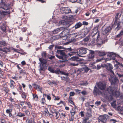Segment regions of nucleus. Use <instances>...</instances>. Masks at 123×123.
Instances as JSON below:
<instances>
[{
    "label": "nucleus",
    "mask_w": 123,
    "mask_h": 123,
    "mask_svg": "<svg viewBox=\"0 0 123 123\" xmlns=\"http://www.w3.org/2000/svg\"><path fill=\"white\" fill-rule=\"evenodd\" d=\"M108 40V38H107L106 36L103 39V43H104L105 42H107Z\"/></svg>",
    "instance_id": "nucleus-44"
},
{
    "label": "nucleus",
    "mask_w": 123,
    "mask_h": 123,
    "mask_svg": "<svg viewBox=\"0 0 123 123\" xmlns=\"http://www.w3.org/2000/svg\"><path fill=\"white\" fill-rule=\"evenodd\" d=\"M54 72V73H55L56 74H60L61 71L60 70L59 68H58L56 70H55Z\"/></svg>",
    "instance_id": "nucleus-30"
},
{
    "label": "nucleus",
    "mask_w": 123,
    "mask_h": 123,
    "mask_svg": "<svg viewBox=\"0 0 123 123\" xmlns=\"http://www.w3.org/2000/svg\"><path fill=\"white\" fill-rule=\"evenodd\" d=\"M71 116H74L76 112V111H70Z\"/></svg>",
    "instance_id": "nucleus-52"
},
{
    "label": "nucleus",
    "mask_w": 123,
    "mask_h": 123,
    "mask_svg": "<svg viewBox=\"0 0 123 123\" xmlns=\"http://www.w3.org/2000/svg\"><path fill=\"white\" fill-rule=\"evenodd\" d=\"M81 0H69V1L72 3L75 2H76L80 3L81 2Z\"/></svg>",
    "instance_id": "nucleus-34"
},
{
    "label": "nucleus",
    "mask_w": 123,
    "mask_h": 123,
    "mask_svg": "<svg viewBox=\"0 0 123 123\" xmlns=\"http://www.w3.org/2000/svg\"><path fill=\"white\" fill-rule=\"evenodd\" d=\"M96 53H98L99 56H103L105 55V52L103 51H96Z\"/></svg>",
    "instance_id": "nucleus-20"
},
{
    "label": "nucleus",
    "mask_w": 123,
    "mask_h": 123,
    "mask_svg": "<svg viewBox=\"0 0 123 123\" xmlns=\"http://www.w3.org/2000/svg\"><path fill=\"white\" fill-rule=\"evenodd\" d=\"M66 49L68 51H70V53H75L76 52L74 51V49L71 48H69Z\"/></svg>",
    "instance_id": "nucleus-25"
},
{
    "label": "nucleus",
    "mask_w": 123,
    "mask_h": 123,
    "mask_svg": "<svg viewBox=\"0 0 123 123\" xmlns=\"http://www.w3.org/2000/svg\"><path fill=\"white\" fill-rule=\"evenodd\" d=\"M115 87L111 86H109L107 88V91L110 94H112L115 91Z\"/></svg>",
    "instance_id": "nucleus-15"
},
{
    "label": "nucleus",
    "mask_w": 123,
    "mask_h": 123,
    "mask_svg": "<svg viewBox=\"0 0 123 123\" xmlns=\"http://www.w3.org/2000/svg\"><path fill=\"white\" fill-rule=\"evenodd\" d=\"M106 86V83L104 81H102L99 82L98 84V87L100 89L103 90H104Z\"/></svg>",
    "instance_id": "nucleus-8"
},
{
    "label": "nucleus",
    "mask_w": 123,
    "mask_h": 123,
    "mask_svg": "<svg viewBox=\"0 0 123 123\" xmlns=\"http://www.w3.org/2000/svg\"><path fill=\"white\" fill-rule=\"evenodd\" d=\"M109 80L112 85H115L119 82V80L116 76L112 77L111 76V78H109Z\"/></svg>",
    "instance_id": "nucleus-5"
},
{
    "label": "nucleus",
    "mask_w": 123,
    "mask_h": 123,
    "mask_svg": "<svg viewBox=\"0 0 123 123\" xmlns=\"http://www.w3.org/2000/svg\"><path fill=\"white\" fill-rule=\"evenodd\" d=\"M88 24V23L85 21H84L82 22V25H87Z\"/></svg>",
    "instance_id": "nucleus-60"
},
{
    "label": "nucleus",
    "mask_w": 123,
    "mask_h": 123,
    "mask_svg": "<svg viewBox=\"0 0 123 123\" xmlns=\"http://www.w3.org/2000/svg\"><path fill=\"white\" fill-rule=\"evenodd\" d=\"M107 55L108 57L111 58V60L112 59L115 61L116 60L115 57L116 55L115 53L112 52H110Z\"/></svg>",
    "instance_id": "nucleus-14"
},
{
    "label": "nucleus",
    "mask_w": 123,
    "mask_h": 123,
    "mask_svg": "<svg viewBox=\"0 0 123 123\" xmlns=\"http://www.w3.org/2000/svg\"><path fill=\"white\" fill-rule=\"evenodd\" d=\"M47 55V54L46 53V52H43L42 53V55L43 57L44 58H45L46 57Z\"/></svg>",
    "instance_id": "nucleus-40"
},
{
    "label": "nucleus",
    "mask_w": 123,
    "mask_h": 123,
    "mask_svg": "<svg viewBox=\"0 0 123 123\" xmlns=\"http://www.w3.org/2000/svg\"><path fill=\"white\" fill-rule=\"evenodd\" d=\"M81 34L82 36H81L82 37H84L86 35V32H82L81 33Z\"/></svg>",
    "instance_id": "nucleus-54"
},
{
    "label": "nucleus",
    "mask_w": 123,
    "mask_h": 123,
    "mask_svg": "<svg viewBox=\"0 0 123 123\" xmlns=\"http://www.w3.org/2000/svg\"><path fill=\"white\" fill-rule=\"evenodd\" d=\"M26 123H32V121L29 119H27L26 120Z\"/></svg>",
    "instance_id": "nucleus-64"
},
{
    "label": "nucleus",
    "mask_w": 123,
    "mask_h": 123,
    "mask_svg": "<svg viewBox=\"0 0 123 123\" xmlns=\"http://www.w3.org/2000/svg\"><path fill=\"white\" fill-rule=\"evenodd\" d=\"M112 94L115 96L116 97H117L120 95V93L119 92H118L116 91L115 92V91H114L113 93Z\"/></svg>",
    "instance_id": "nucleus-22"
},
{
    "label": "nucleus",
    "mask_w": 123,
    "mask_h": 123,
    "mask_svg": "<svg viewBox=\"0 0 123 123\" xmlns=\"http://www.w3.org/2000/svg\"><path fill=\"white\" fill-rule=\"evenodd\" d=\"M61 80H62L66 82H68L70 81V79L69 78L66 76V77L62 76L61 77Z\"/></svg>",
    "instance_id": "nucleus-17"
},
{
    "label": "nucleus",
    "mask_w": 123,
    "mask_h": 123,
    "mask_svg": "<svg viewBox=\"0 0 123 123\" xmlns=\"http://www.w3.org/2000/svg\"><path fill=\"white\" fill-rule=\"evenodd\" d=\"M39 60L40 62V68L39 69L40 70L43 71L44 70L47 68V66H46L47 61L45 59H43L40 58Z\"/></svg>",
    "instance_id": "nucleus-3"
},
{
    "label": "nucleus",
    "mask_w": 123,
    "mask_h": 123,
    "mask_svg": "<svg viewBox=\"0 0 123 123\" xmlns=\"http://www.w3.org/2000/svg\"><path fill=\"white\" fill-rule=\"evenodd\" d=\"M82 69L83 70H84V72H85L86 73H87L89 70V68L87 67H84Z\"/></svg>",
    "instance_id": "nucleus-39"
},
{
    "label": "nucleus",
    "mask_w": 123,
    "mask_h": 123,
    "mask_svg": "<svg viewBox=\"0 0 123 123\" xmlns=\"http://www.w3.org/2000/svg\"><path fill=\"white\" fill-rule=\"evenodd\" d=\"M104 57H103L101 59H98L96 60V62H98L104 60Z\"/></svg>",
    "instance_id": "nucleus-56"
},
{
    "label": "nucleus",
    "mask_w": 123,
    "mask_h": 123,
    "mask_svg": "<svg viewBox=\"0 0 123 123\" xmlns=\"http://www.w3.org/2000/svg\"><path fill=\"white\" fill-rule=\"evenodd\" d=\"M89 118L88 117H86L84 118L82 122V123H86L87 122V121L88 119Z\"/></svg>",
    "instance_id": "nucleus-41"
},
{
    "label": "nucleus",
    "mask_w": 123,
    "mask_h": 123,
    "mask_svg": "<svg viewBox=\"0 0 123 123\" xmlns=\"http://www.w3.org/2000/svg\"><path fill=\"white\" fill-rule=\"evenodd\" d=\"M89 51V54L87 55V58L88 59H92L94 57L95 53H96V51H94L91 50H88Z\"/></svg>",
    "instance_id": "nucleus-9"
},
{
    "label": "nucleus",
    "mask_w": 123,
    "mask_h": 123,
    "mask_svg": "<svg viewBox=\"0 0 123 123\" xmlns=\"http://www.w3.org/2000/svg\"><path fill=\"white\" fill-rule=\"evenodd\" d=\"M63 47L60 46L56 45L55 46V49L57 48L58 49H63Z\"/></svg>",
    "instance_id": "nucleus-48"
},
{
    "label": "nucleus",
    "mask_w": 123,
    "mask_h": 123,
    "mask_svg": "<svg viewBox=\"0 0 123 123\" xmlns=\"http://www.w3.org/2000/svg\"><path fill=\"white\" fill-rule=\"evenodd\" d=\"M101 102L100 101H96L95 103V104L96 105L98 106L99 105L101 104Z\"/></svg>",
    "instance_id": "nucleus-63"
},
{
    "label": "nucleus",
    "mask_w": 123,
    "mask_h": 123,
    "mask_svg": "<svg viewBox=\"0 0 123 123\" xmlns=\"http://www.w3.org/2000/svg\"><path fill=\"white\" fill-rule=\"evenodd\" d=\"M110 123H115L117 121L114 119H111L110 120Z\"/></svg>",
    "instance_id": "nucleus-46"
},
{
    "label": "nucleus",
    "mask_w": 123,
    "mask_h": 123,
    "mask_svg": "<svg viewBox=\"0 0 123 123\" xmlns=\"http://www.w3.org/2000/svg\"><path fill=\"white\" fill-rule=\"evenodd\" d=\"M0 7L5 10H7L8 8L4 3H1L0 4Z\"/></svg>",
    "instance_id": "nucleus-19"
},
{
    "label": "nucleus",
    "mask_w": 123,
    "mask_h": 123,
    "mask_svg": "<svg viewBox=\"0 0 123 123\" xmlns=\"http://www.w3.org/2000/svg\"><path fill=\"white\" fill-rule=\"evenodd\" d=\"M3 90L5 91L6 92H9V90L8 89L7 87H3Z\"/></svg>",
    "instance_id": "nucleus-38"
},
{
    "label": "nucleus",
    "mask_w": 123,
    "mask_h": 123,
    "mask_svg": "<svg viewBox=\"0 0 123 123\" xmlns=\"http://www.w3.org/2000/svg\"><path fill=\"white\" fill-rule=\"evenodd\" d=\"M60 11L62 13L68 14L71 12V11L69 7H62L60 9Z\"/></svg>",
    "instance_id": "nucleus-6"
},
{
    "label": "nucleus",
    "mask_w": 123,
    "mask_h": 123,
    "mask_svg": "<svg viewBox=\"0 0 123 123\" xmlns=\"http://www.w3.org/2000/svg\"><path fill=\"white\" fill-rule=\"evenodd\" d=\"M88 84V83L87 81H82L80 84V85L81 86H86Z\"/></svg>",
    "instance_id": "nucleus-31"
},
{
    "label": "nucleus",
    "mask_w": 123,
    "mask_h": 123,
    "mask_svg": "<svg viewBox=\"0 0 123 123\" xmlns=\"http://www.w3.org/2000/svg\"><path fill=\"white\" fill-rule=\"evenodd\" d=\"M89 37H88L84 38L83 40L85 42H87L89 41Z\"/></svg>",
    "instance_id": "nucleus-53"
},
{
    "label": "nucleus",
    "mask_w": 123,
    "mask_h": 123,
    "mask_svg": "<svg viewBox=\"0 0 123 123\" xmlns=\"http://www.w3.org/2000/svg\"><path fill=\"white\" fill-rule=\"evenodd\" d=\"M111 106L114 108H115L116 106V104L115 102H113L111 104Z\"/></svg>",
    "instance_id": "nucleus-47"
},
{
    "label": "nucleus",
    "mask_w": 123,
    "mask_h": 123,
    "mask_svg": "<svg viewBox=\"0 0 123 123\" xmlns=\"http://www.w3.org/2000/svg\"><path fill=\"white\" fill-rule=\"evenodd\" d=\"M98 32V30L95 29H93L92 33L91 35L94 41L96 39L97 42V46L101 45L104 44L103 41L101 39H99L100 37V36L98 33L97 34Z\"/></svg>",
    "instance_id": "nucleus-1"
},
{
    "label": "nucleus",
    "mask_w": 123,
    "mask_h": 123,
    "mask_svg": "<svg viewBox=\"0 0 123 123\" xmlns=\"http://www.w3.org/2000/svg\"><path fill=\"white\" fill-rule=\"evenodd\" d=\"M119 13H117L116 14V16L115 17V21H116L117 20H118L119 18L121 17V14L119 15Z\"/></svg>",
    "instance_id": "nucleus-29"
},
{
    "label": "nucleus",
    "mask_w": 123,
    "mask_h": 123,
    "mask_svg": "<svg viewBox=\"0 0 123 123\" xmlns=\"http://www.w3.org/2000/svg\"><path fill=\"white\" fill-rule=\"evenodd\" d=\"M56 52L61 55L60 56L57 54L56 55V56L59 59L61 60L59 61L60 62H63L68 61V56L66 55L64 52V50H57Z\"/></svg>",
    "instance_id": "nucleus-2"
},
{
    "label": "nucleus",
    "mask_w": 123,
    "mask_h": 123,
    "mask_svg": "<svg viewBox=\"0 0 123 123\" xmlns=\"http://www.w3.org/2000/svg\"><path fill=\"white\" fill-rule=\"evenodd\" d=\"M10 82V87L12 89H13L14 88L15 82L12 80H11Z\"/></svg>",
    "instance_id": "nucleus-23"
},
{
    "label": "nucleus",
    "mask_w": 123,
    "mask_h": 123,
    "mask_svg": "<svg viewBox=\"0 0 123 123\" xmlns=\"http://www.w3.org/2000/svg\"><path fill=\"white\" fill-rule=\"evenodd\" d=\"M112 29V27L108 26L102 31V34L104 35H108Z\"/></svg>",
    "instance_id": "nucleus-7"
},
{
    "label": "nucleus",
    "mask_w": 123,
    "mask_h": 123,
    "mask_svg": "<svg viewBox=\"0 0 123 123\" xmlns=\"http://www.w3.org/2000/svg\"><path fill=\"white\" fill-rule=\"evenodd\" d=\"M91 113V112H87L86 113V116L87 117H91L92 116Z\"/></svg>",
    "instance_id": "nucleus-49"
},
{
    "label": "nucleus",
    "mask_w": 123,
    "mask_h": 123,
    "mask_svg": "<svg viewBox=\"0 0 123 123\" xmlns=\"http://www.w3.org/2000/svg\"><path fill=\"white\" fill-rule=\"evenodd\" d=\"M25 104H26L28 106L29 108L30 109H31L32 108V106L30 103L29 102H26L25 103Z\"/></svg>",
    "instance_id": "nucleus-36"
},
{
    "label": "nucleus",
    "mask_w": 123,
    "mask_h": 123,
    "mask_svg": "<svg viewBox=\"0 0 123 123\" xmlns=\"http://www.w3.org/2000/svg\"><path fill=\"white\" fill-rule=\"evenodd\" d=\"M82 25L81 23L80 22L77 23L75 25L73 26V28H74L75 29H76L80 27Z\"/></svg>",
    "instance_id": "nucleus-18"
},
{
    "label": "nucleus",
    "mask_w": 123,
    "mask_h": 123,
    "mask_svg": "<svg viewBox=\"0 0 123 123\" xmlns=\"http://www.w3.org/2000/svg\"><path fill=\"white\" fill-rule=\"evenodd\" d=\"M82 94L83 95H86L87 92H86L85 91H83L82 92H81Z\"/></svg>",
    "instance_id": "nucleus-61"
},
{
    "label": "nucleus",
    "mask_w": 123,
    "mask_h": 123,
    "mask_svg": "<svg viewBox=\"0 0 123 123\" xmlns=\"http://www.w3.org/2000/svg\"><path fill=\"white\" fill-rule=\"evenodd\" d=\"M19 72L20 74H23L24 75H26V73L25 71L22 69L20 70Z\"/></svg>",
    "instance_id": "nucleus-32"
},
{
    "label": "nucleus",
    "mask_w": 123,
    "mask_h": 123,
    "mask_svg": "<svg viewBox=\"0 0 123 123\" xmlns=\"http://www.w3.org/2000/svg\"><path fill=\"white\" fill-rule=\"evenodd\" d=\"M113 68L112 65L110 63H109L106 66V69L108 71L112 69Z\"/></svg>",
    "instance_id": "nucleus-21"
},
{
    "label": "nucleus",
    "mask_w": 123,
    "mask_h": 123,
    "mask_svg": "<svg viewBox=\"0 0 123 123\" xmlns=\"http://www.w3.org/2000/svg\"><path fill=\"white\" fill-rule=\"evenodd\" d=\"M33 97L35 100H37L38 99V97L37 96L36 94H33Z\"/></svg>",
    "instance_id": "nucleus-43"
},
{
    "label": "nucleus",
    "mask_w": 123,
    "mask_h": 123,
    "mask_svg": "<svg viewBox=\"0 0 123 123\" xmlns=\"http://www.w3.org/2000/svg\"><path fill=\"white\" fill-rule=\"evenodd\" d=\"M9 50V48H5L4 49H3V50H2L3 52H7V51Z\"/></svg>",
    "instance_id": "nucleus-50"
},
{
    "label": "nucleus",
    "mask_w": 123,
    "mask_h": 123,
    "mask_svg": "<svg viewBox=\"0 0 123 123\" xmlns=\"http://www.w3.org/2000/svg\"><path fill=\"white\" fill-rule=\"evenodd\" d=\"M92 2V0H86V4L87 5H90Z\"/></svg>",
    "instance_id": "nucleus-42"
},
{
    "label": "nucleus",
    "mask_w": 123,
    "mask_h": 123,
    "mask_svg": "<svg viewBox=\"0 0 123 123\" xmlns=\"http://www.w3.org/2000/svg\"><path fill=\"white\" fill-rule=\"evenodd\" d=\"M54 45H50L49 47V49H50V50H52L53 49V47H54Z\"/></svg>",
    "instance_id": "nucleus-58"
},
{
    "label": "nucleus",
    "mask_w": 123,
    "mask_h": 123,
    "mask_svg": "<svg viewBox=\"0 0 123 123\" xmlns=\"http://www.w3.org/2000/svg\"><path fill=\"white\" fill-rule=\"evenodd\" d=\"M0 28L3 31H5L6 30V26L4 25H2L0 27Z\"/></svg>",
    "instance_id": "nucleus-33"
},
{
    "label": "nucleus",
    "mask_w": 123,
    "mask_h": 123,
    "mask_svg": "<svg viewBox=\"0 0 123 123\" xmlns=\"http://www.w3.org/2000/svg\"><path fill=\"white\" fill-rule=\"evenodd\" d=\"M74 119V116H71L69 118V121H73Z\"/></svg>",
    "instance_id": "nucleus-51"
},
{
    "label": "nucleus",
    "mask_w": 123,
    "mask_h": 123,
    "mask_svg": "<svg viewBox=\"0 0 123 123\" xmlns=\"http://www.w3.org/2000/svg\"><path fill=\"white\" fill-rule=\"evenodd\" d=\"M88 50L86 48L82 47L79 49L78 53L80 55H84L87 53V50Z\"/></svg>",
    "instance_id": "nucleus-10"
},
{
    "label": "nucleus",
    "mask_w": 123,
    "mask_h": 123,
    "mask_svg": "<svg viewBox=\"0 0 123 123\" xmlns=\"http://www.w3.org/2000/svg\"><path fill=\"white\" fill-rule=\"evenodd\" d=\"M117 27L115 28V29L117 31L119 30L121 28L120 25L119 23H117Z\"/></svg>",
    "instance_id": "nucleus-37"
},
{
    "label": "nucleus",
    "mask_w": 123,
    "mask_h": 123,
    "mask_svg": "<svg viewBox=\"0 0 123 123\" xmlns=\"http://www.w3.org/2000/svg\"><path fill=\"white\" fill-rule=\"evenodd\" d=\"M80 34L79 33H75L71 34L70 35L71 36L74 38H75L78 35H79Z\"/></svg>",
    "instance_id": "nucleus-28"
},
{
    "label": "nucleus",
    "mask_w": 123,
    "mask_h": 123,
    "mask_svg": "<svg viewBox=\"0 0 123 123\" xmlns=\"http://www.w3.org/2000/svg\"><path fill=\"white\" fill-rule=\"evenodd\" d=\"M20 93L21 95V96L23 98H26V94L23 92H21Z\"/></svg>",
    "instance_id": "nucleus-35"
},
{
    "label": "nucleus",
    "mask_w": 123,
    "mask_h": 123,
    "mask_svg": "<svg viewBox=\"0 0 123 123\" xmlns=\"http://www.w3.org/2000/svg\"><path fill=\"white\" fill-rule=\"evenodd\" d=\"M55 113L56 114V119H57L60 116V113L59 112H55Z\"/></svg>",
    "instance_id": "nucleus-45"
},
{
    "label": "nucleus",
    "mask_w": 123,
    "mask_h": 123,
    "mask_svg": "<svg viewBox=\"0 0 123 123\" xmlns=\"http://www.w3.org/2000/svg\"><path fill=\"white\" fill-rule=\"evenodd\" d=\"M64 29V28L62 27H61L59 28H57L55 29L54 30L52 31V33L54 34H57L60 31H62Z\"/></svg>",
    "instance_id": "nucleus-16"
},
{
    "label": "nucleus",
    "mask_w": 123,
    "mask_h": 123,
    "mask_svg": "<svg viewBox=\"0 0 123 123\" xmlns=\"http://www.w3.org/2000/svg\"><path fill=\"white\" fill-rule=\"evenodd\" d=\"M78 65V62H75V63H69V65L71 67H73L75 66H77Z\"/></svg>",
    "instance_id": "nucleus-26"
},
{
    "label": "nucleus",
    "mask_w": 123,
    "mask_h": 123,
    "mask_svg": "<svg viewBox=\"0 0 123 123\" xmlns=\"http://www.w3.org/2000/svg\"><path fill=\"white\" fill-rule=\"evenodd\" d=\"M108 116L106 115L100 116L98 117V122L99 123H106L107 122V118Z\"/></svg>",
    "instance_id": "nucleus-4"
},
{
    "label": "nucleus",
    "mask_w": 123,
    "mask_h": 123,
    "mask_svg": "<svg viewBox=\"0 0 123 123\" xmlns=\"http://www.w3.org/2000/svg\"><path fill=\"white\" fill-rule=\"evenodd\" d=\"M48 70L51 72L52 73H55V70L54 69L51 67L49 66L48 68Z\"/></svg>",
    "instance_id": "nucleus-24"
},
{
    "label": "nucleus",
    "mask_w": 123,
    "mask_h": 123,
    "mask_svg": "<svg viewBox=\"0 0 123 123\" xmlns=\"http://www.w3.org/2000/svg\"><path fill=\"white\" fill-rule=\"evenodd\" d=\"M104 60H105V62H106L107 61L111 60V58H110V57H109V58H104Z\"/></svg>",
    "instance_id": "nucleus-55"
},
{
    "label": "nucleus",
    "mask_w": 123,
    "mask_h": 123,
    "mask_svg": "<svg viewBox=\"0 0 123 123\" xmlns=\"http://www.w3.org/2000/svg\"><path fill=\"white\" fill-rule=\"evenodd\" d=\"M115 62L118 65H119L123 67V65L122 63H121L118 62L117 60H115Z\"/></svg>",
    "instance_id": "nucleus-59"
},
{
    "label": "nucleus",
    "mask_w": 123,
    "mask_h": 123,
    "mask_svg": "<svg viewBox=\"0 0 123 123\" xmlns=\"http://www.w3.org/2000/svg\"><path fill=\"white\" fill-rule=\"evenodd\" d=\"M93 93L94 95H100L102 94L101 92L96 86L94 87L93 91Z\"/></svg>",
    "instance_id": "nucleus-11"
},
{
    "label": "nucleus",
    "mask_w": 123,
    "mask_h": 123,
    "mask_svg": "<svg viewBox=\"0 0 123 123\" xmlns=\"http://www.w3.org/2000/svg\"><path fill=\"white\" fill-rule=\"evenodd\" d=\"M25 116V115L24 113H22L21 112H19L18 113L17 116L19 117H24Z\"/></svg>",
    "instance_id": "nucleus-27"
},
{
    "label": "nucleus",
    "mask_w": 123,
    "mask_h": 123,
    "mask_svg": "<svg viewBox=\"0 0 123 123\" xmlns=\"http://www.w3.org/2000/svg\"><path fill=\"white\" fill-rule=\"evenodd\" d=\"M62 27L64 28V29L62 30V31L61 33V34H63V35L62 36V37H63L64 36L68 34L69 32V30L68 29H67L66 28L64 27Z\"/></svg>",
    "instance_id": "nucleus-13"
},
{
    "label": "nucleus",
    "mask_w": 123,
    "mask_h": 123,
    "mask_svg": "<svg viewBox=\"0 0 123 123\" xmlns=\"http://www.w3.org/2000/svg\"><path fill=\"white\" fill-rule=\"evenodd\" d=\"M60 74H62L66 75L67 76H68V73H66L63 71H61Z\"/></svg>",
    "instance_id": "nucleus-57"
},
{
    "label": "nucleus",
    "mask_w": 123,
    "mask_h": 123,
    "mask_svg": "<svg viewBox=\"0 0 123 123\" xmlns=\"http://www.w3.org/2000/svg\"><path fill=\"white\" fill-rule=\"evenodd\" d=\"M71 61H75V62H78V63L81 61V60L79 59V57L77 56H73L70 58Z\"/></svg>",
    "instance_id": "nucleus-12"
},
{
    "label": "nucleus",
    "mask_w": 123,
    "mask_h": 123,
    "mask_svg": "<svg viewBox=\"0 0 123 123\" xmlns=\"http://www.w3.org/2000/svg\"><path fill=\"white\" fill-rule=\"evenodd\" d=\"M122 35V33L120 32V33L116 37H121Z\"/></svg>",
    "instance_id": "nucleus-62"
}]
</instances>
